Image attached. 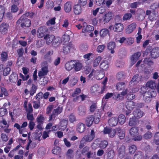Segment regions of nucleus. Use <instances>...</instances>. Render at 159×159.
I'll use <instances>...</instances> for the list:
<instances>
[{
  "label": "nucleus",
  "mask_w": 159,
  "mask_h": 159,
  "mask_svg": "<svg viewBox=\"0 0 159 159\" xmlns=\"http://www.w3.org/2000/svg\"><path fill=\"white\" fill-rule=\"evenodd\" d=\"M133 114L134 118H140L143 115V112L139 110H137L134 111Z\"/></svg>",
  "instance_id": "7c9ffc66"
},
{
  "label": "nucleus",
  "mask_w": 159,
  "mask_h": 159,
  "mask_svg": "<svg viewBox=\"0 0 159 159\" xmlns=\"http://www.w3.org/2000/svg\"><path fill=\"white\" fill-rule=\"evenodd\" d=\"M132 16V15L130 13H126L125 14L123 17V19L124 20H126L129 19Z\"/></svg>",
  "instance_id": "052dcab7"
},
{
  "label": "nucleus",
  "mask_w": 159,
  "mask_h": 159,
  "mask_svg": "<svg viewBox=\"0 0 159 159\" xmlns=\"http://www.w3.org/2000/svg\"><path fill=\"white\" fill-rule=\"evenodd\" d=\"M62 108L61 107H59L57 108L54 109L53 112L52 114L51 115L50 119H52L54 116H57L60 114L62 111Z\"/></svg>",
  "instance_id": "c85d7f7f"
},
{
  "label": "nucleus",
  "mask_w": 159,
  "mask_h": 159,
  "mask_svg": "<svg viewBox=\"0 0 159 159\" xmlns=\"http://www.w3.org/2000/svg\"><path fill=\"white\" fill-rule=\"evenodd\" d=\"M141 54L140 52H138L133 55L131 58V64L133 65L137 61Z\"/></svg>",
  "instance_id": "412c9836"
},
{
  "label": "nucleus",
  "mask_w": 159,
  "mask_h": 159,
  "mask_svg": "<svg viewBox=\"0 0 159 159\" xmlns=\"http://www.w3.org/2000/svg\"><path fill=\"white\" fill-rule=\"evenodd\" d=\"M40 84L41 85H45L48 83V80L46 77H41L40 79Z\"/></svg>",
  "instance_id": "5fc2aeb1"
},
{
  "label": "nucleus",
  "mask_w": 159,
  "mask_h": 159,
  "mask_svg": "<svg viewBox=\"0 0 159 159\" xmlns=\"http://www.w3.org/2000/svg\"><path fill=\"white\" fill-rule=\"evenodd\" d=\"M155 89H150L148 90V92H146V91L147 90L146 88L145 87L143 86L141 88V93L142 94H144L143 95V98L145 100H146L147 98H148V100L146 101L147 102H150L151 100L150 99V98L155 97L156 95V93L154 90Z\"/></svg>",
  "instance_id": "f257e3e1"
},
{
  "label": "nucleus",
  "mask_w": 159,
  "mask_h": 159,
  "mask_svg": "<svg viewBox=\"0 0 159 159\" xmlns=\"http://www.w3.org/2000/svg\"><path fill=\"white\" fill-rule=\"evenodd\" d=\"M118 120L119 123L121 124H123L125 121V117L123 115H120L119 116Z\"/></svg>",
  "instance_id": "a19ab883"
},
{
  "label": "nucleus",
  "mask_w": 159,
  "mask_h": 159,
  "mask_svg": "<svg viewBox=\"0 0 159 159\" xmlns=\"http://www.w3.org/2000/svg\"><path fill=\"white\" fill-rule=\"evenodd\" d=\"M103 132L105 134H108L109 136L111 138L114 137L116 134V130L112 128H104Z\"/></svg>",
  "instance_id": "6e6552de"
},
{
  "label": "nucleus",
  "mask_w": 159,
  "mask_h": 159,
  "mask_svg": "<svg viewBox=\"0 0 159 159\" xmlns=\"http://www.w3.org/2000/svg\"><path fill=\"white\" fill-rule=\"evenodd\" d=\"M62 42L61 39L59 37H55L53 41H52L53 43H54L55 44L56 43L57 44H59L61 43Z\"/></svg>",
  "instance_id": "13d9d810"
},
{
  "label": "nucleus",
  "mask_w": 159,
  "mask_h": 159,
  "mask_svg": "<svg viewBox=\"0 0 159 159\" xmlns=\"http://www.w3.org/2000/svg\"><path fill=\"white\" fill-rule=\"evenodd\" d=\"M101 69L103 70H106L109 67V64L108 61H102L100 66Z\"/></svg>",
  "instance_id": "c9c22d12"
},
{
  "label": "nucleus",
  "mask_w": 159,
  "mask_h": 159,
  "mask_svg": "<svg viewBox=\"0 0 159 159\" xmlns=\"http://www.w3.org/2000/svg\"><path fill=\"white\" fill-rule=\"evenodd\" d=\"M47 31L45 26H41L38 29L37 36L38 38H42L44 36L45 33Z\"/></svg>",
  "instance_id": "1a4fd4ad"
},
{
  "label": "nucleus",
  "mask_w": 159,
  "mask_h": 159,
  "mask_svg": "<svg viewBox=\"0 0 159 159\" xmlns=\"http://www.w3.org/2000/svg\"><path fill=\"white\" fill-rule=\"evenodd\" d=\"M136 150V147L134 145H132L129 148V152L130 153L133 154L135 152Z\"/></svg>",
  "instance_id": "4d7b16f0"
},
{
  "label": "nucleus",
  "mask_w": 159,
  "mask_h": 159,
  "mask_svg": "<svg viewBox=\"0 0 159 159\" xmlns=\"http://www.w3.org/2000/svg\"><path fill=\"white\" fill-rule=\"evenodd\" d=\"M83 28L82 29V32L84 33L85 32H90L91 31L94 30V27L90 25H87V24L85 22H84L83 23Z\"/></svg>",
  "instance_id": "4468645a"
},
{
  "label": "nucleus",
  "mask_w": 159,
  "mask_h": 159,
  "mask_svg": "<svg viewBox=\"0 0 159 159\" xmlns=\"http://www.w3.org/2000/svg\"><path fill=\"white\" fill-rule=\"evenodd\" d=\"M151 57H152L155 58L159 56V48H156L152 49L151 52Z\"/></svg>",
  "instance_id": "b1692460"
},
{
  "label": "nucleus",
  "mask_w": 159,
  "mask_h": 159,
  "mask_svg": "<svg viewBox=\"0 0 159 159\" xmlns=\"http://www.w3.org/2000/svg\"><path fill=\"white\" fill-rule=\"evenodd\" d=\"M71 32L70 31H68L66 32V33L64 35L62 36L61 40L62 41V42H63L64 43H66V42H68L70 40V37L69 35L67 34H70V33Z\"/></svg>",
  "instance_id": "4c0bfd02"
},
{
  "label": "nucleus",
  "mask_w": 159,
  "mask_h": 159,
  "mask_svg": "<svg viewBox=\"0 0 159 159\" xmlns=\"http://www.w3.org/2000/svg\"><path fill=\"white\" fill-rule=\"evenodd\" d=\"M136 24L135 22H133L127 26L125 30L126 33L130 34L135 29L136 27Z\"/></svg>",
  "instance_id": "f3484780"
},
{
  "label": "nucleus",
  "mask_w": 159,
  "mask_h": 159,
  "mask_svg": "<svg viewBox=\"0 0 159 159\" xmlns=\"http://www.w3.org/2000/svg\"><path fill=\"white\" fill-rule=\"evenodd\" d=\"M72 8V4L70 2H66L64 5V8L65 11L67 12H70Z\"/></svg>",
  "instance_id": "c756f323"
},
{
  "label": "nucleus",
  "mask_w": 159,
  "mask_h": 159,
  "mask_svg": "<svg viewBox=\"0 0 159 159\" xmlns=\"http://www.w3.org/2000/svg\"><path fill=\"white\" fill-rule=\"evenodd\" d=\"M132 93L129 90L127 89L123 91L121 94H118L117 98H120V97H121V95L125 96L126 98L129 100H132L135 98V95Z\"/></svg>",
  "instance_id": "20e7f679"
},
{
  "label": "nucleus",
  "mask_w": 159,
  "mask_h": 159,
  "mask_svg": "<svg viewBox=\"0 0 159 159\" xmlns=\"http://www.w3.org/2000/svg\"><path fill=\"white\" fill-rule=\"evenodd\" d=\"M54 3L53 2L51 1H48L46 4V7L49 9H51L53 7Z\"/></svg>",
  "instance_id": "09e8293b"
},
{
  "label": "nucleus",
  "mask_w": 159,
  "mask_h": 159,
  "mask_svg": "<svg viewBox=\"0 0 159 159\" xmlns=\"http://www.w3.org/2000/svg\"><path fill=\"white\" fill-rule=\"evenodd\" d=\"M117 117L115 116H113L108 121V123L110 126H115L117 124Z\"/></svg>",
  "instance_id": "393cba45"
},
{
  "label": "nucleus",
  "mask_w": 159,
  "mask_h": 159,
  "mask_svg": "<svg viewBox=\"0 0 159 159\" xmlns=\"http://www.w3.org/2000/svg\"><path fill=\"white\" fill-rule=\"evenodd\" d=\"M109 29L111 30H113L114 31L120 32H121L124 29V25L121 23H116L114 26L110 25Z\"/></svg>",
  "instance_id": "39448f33"
},
{
  "label": "nucleus",
  "mask_w": 159,
  "mask_h": 159,
  "mask_svg": "<svg viewBox=\"0 0 159 159\" xmlns=\"http://www.w3.org/2000/svg\"><path fill=\"white\" fill-rule=\"evenodd\" d=\"M6 8L4 5H0V22L2 21L5 12Z\"/></svg>",
  "instance_id": "72a5a7b5"
},
{
  "label": "nucleus",
  "mask_w": 159,
  "mask_h": 159,
  "mask_svg": "<svg viewBox=\"0 0 159 159\" xmlns=\"http://www.w3.org/2000/svg\"><path fill=\"white\" fill-rule=\"evenodd\" d=\"M101 60L102 57L101 56L97 57L93 61V67H95L98 66Z\"/></svg>",
  "instance_id": "58836bf2"
},
{
  "label": "nucleus",
  "mask_w": 159,
  "mask_h": 159,
  "mask_svg": "<svg viewBox=\"0 0 159 159\" xmlns=\"http://www.w3.org/2000/svg\"><path fill=\"white\" fill-rule=\"evenodd\" d=\"M10 70L11 69L10 67L5 68L3 71V75L5 76L9 74Z\"/></svg>",
  "instance_id": "e2e57ef3"
},
{
  "label": "nucleus",
  "mask_w": 159,
  "mask_h": 159,
  "mask_svg": "<svg viewBox=\"0 0 159 159\" xmlns=\"http://www.w3.org/2000/svg\"><path fill=\"white\" fill-rule=\"evenodd\" d=\"M94 120V117L93 116L91 115L88 116L86 119L85 124L88 127H90L93 124Z\"/></svg>",
  "instance_id": "6ab92c4d"
},
{
  "label": "nucleus",
  "mask_w": 159,
  "mask_h": 159,
  "mask_svg": "<svg viewBox=\"0 0 159 159\" xmlns=\"http://www.w3.org/2000/svg\"><path fill=\"white\" fill-rule=\"evenodd\" d=\"M147 0H142V1H139V2H135L131 4L130 7L132 8H136L138 5L144 2Z\"/></svg>",
  "instance_id": "de8ad7c7"
},
{
  "label": "nucleus",
  "mask_w": 159,
  "mask_h": 159,
  "mask_svg": "<svg viewBox=\"0 0 159 159\" xmlns=\"http://www.w3.org/2000/svg\"><path fill=\"white\" fill-rule=\"evenodd\" d=\"M118 153L119 157L121 158H123L125 154V147L122 145L118 150Z\"/></svg>",
  "instance_id": "cd10ccee"
},
{
  "label": "nucleus",
  "mask_w": 159,
  "mask_h": 159,
  "mask_svg": "<svg viewBox=\"0 0 159 159\" xmlns=\"http://www.w3.org/2000/svg\"><path fill=\"white\" fill-rule=\"evenodd\" d=\"M143 157L142 153L139 152L137 154H136L134 157V159H143Z\"/></svg>",
  "instance_id": "0e129e2a"
},
{
  "label": "nucleus",
  "mask_w": 159,
  "mask_h": 159,
  "mask_svg": "<svg viewBox=\"0 0 159 159\" xmlns=\"http://www.w3.org/2000/svg\"><path fill=\"white\" fill-rule=\"evenodd\" d=\"M82 67V65L79 62H75L74 61V68L76 71H78L81 70Z\"/></svg>",
  "instance_id": "473e14b6"
},
{
  "label": "nucleus",
  "mask_w": 159,
  "mask_h": 159,
  "mask_svg": "<svg viewBox=\"0 0 159 159\" xmlns=\"http://www.w3.org/2000/svg\"><path fill=\"white\" fill-rule=\"evenodd\" d=\"M73 9L74 13L77 15L80 14L82 11V7L78 4L74 6Z\"/></svg>",
  "instance_id": "5701e85b"
},
{
  "label": "nucleus",
  "mask_w": 159,
  "mask_h": 159,
  "mask_svg": "<svg viewBox=\"0 0 159 159\" xmlns=\"http://www.w3.org/2000/svg\"><path fill=\"white\" fill-rule=\"evenodd\" d=\"M42 66H45L42 67L41 71L39 73V77L46 75L48 72V70L47 67V62L46 61L43 62L42 64Z\"/></svg>",
  "instance_id": "423d86ee"
},
{
  "label": "nucleus",
  "mask_w": 159,
  "mask_h": 159,
  "mask_svg": "<svg viewBox=\"0 0 159 159\" xmlns=\"http://www.w3.org/2000/svg\"><path fill=\"white\" fill-rule=\"evenodd\" d=\"M109 32L108 30L106 29L102 30L100 32V35L102 37H104L107 36Z\"/></svg>",
  "instance_id": "ea45409f"
},
{
  "label": "nucleus",
  "mask_w": 159,
  "mask_h": 159,
  "mask_svg": "<svg viewBox=\"0 0 159 159\" xmlns=\"http://www.w3.org/2000/svg\"><path fill=\"white\" fill-rule=\"evenodd\" d=\"M7 57L8 55L7 52H3L1 54V58L2 61H6L7 60Z\"/></svg>",
  "instance_id": "8fccbe9b"
},
{
  "label": "nucleus",
  "mask_w": 159,
  "mask_h": 159,
  "mask_svg": "<svg viewBox=\"0 0 159 159\" xmlns=\"http://www.w3.org/2000/svg\"><path fill=\"white\" fill-rule=\"evenodd\" d=\"M129 133L132 139L138 134V129L137 127H132L130 129Z\"/></svg>",
  "instance_id": "4be33fe9"
},
{
  "label": "nucleus",
  "mask_w": 159,
  "mask_h": 159,
  "mask_svg": "<svg viewBox=\"0 0 159 159\" xmlns=\"http://www.w3.org/2000/svg\"><path fill=\"white\" fill-rule=\"evenodd\" d=\"M86 126L85 125L82 123H79L76 125V131L80 133L84 132L85 130Z\"/></svg>",
  "instance_id": "f8f14e48"
},
{
  "label": "nucleus",
  "mask_w": 159,
  "mask_h": 159,
  "mask_svg": "<svg viewBox=\"0 0 159 159\" xmlns=\"http://www.w3.org/2000/svg\"><path fill=\"white\" fill-rule=\"evenodd\" d=\"M37 121L38 123L43 124L44 120V118L42 116H39L37 118Z\"/></svg>",
  "instance_id": "680f3d73"
},
{
  "label": "nucleus",
  "mask_w": 159,
  "mask_h": 159,
  "mask_svg": "<svg viewBox=\"0 0 159 159\" xmlns=\"http://www.w3.org/2000/svg\"><path fill=\"white\" fill-rule=\"evenodd\" d=\"M125 87V84L124 82H120L117 84L116 88L118 90H122Z\"/></svg>",
  "instance_id": "79ce46f5"
},
{
  "label": "nucleus",
  "mask_w": 159,
  "mask_h": 159,
  "mask_svg": "<svg viewBox=\"0 0 159 159\" xmlns=\"http://www.w3.org/2000/svg\"><path fill=\"white\" fill-rule=\"evenodd\" d=\"M55 36L54 35L49 34H46L44 37V39L48 44H49L52 42Z\"/></svg>",
  "instance_id": "a211bd4d"
},
{
  "label": "nucleus",
  "mask_w": 159,
  "mask_h": 159,
  "mask_svg": "<svg viewBox=\"0 0 159 159\" xmlns=\"http://www.w3.org/2000/svg\"><path fill=\"white\" fill-rule=\"evenodd\" d=\"M137 124V121L135 118H130L129 120V126H134Z\"/></svg>",
  "instance_id": "c03bdc74"
},
{
  "label": "nucleus",
  "mask_w": 159,
  "mask_h": 159,
  "mask_svg": "<svg viewBox=\"0 0 159 159\" xmlns=\"http://www.w3.org/2000/svg\"><path fill=\"white\" fill-rule=\"evenodd\" d=\"M117 130L119 131L118 136L120 139H122L124 138L125 136V134L124 131L121 130L119 128L117 129Z\"/></svg>",
  "instance_id": "3c124183"
},
{
  "label": "nucleus",
  "mask_w": 159,
  "mask_h": 159,
  "mask_svg": "<svg viewBox=\"0 0 159 159\" xmlns=\"http://www.w3.org/2000/svg\"><path fill=\"white\" fill-rule=\"evenodd\" d=\"M102 7H100L97 8L96 9L94 10H93L92 11L93 14L94 16L97 15L98 13L99 14H102Z\"/></svg>",
  "instance_id": "37998d69"
},
{
  "label": "nucleus",
  "mask_w": 159,
  "mask_h": 159,
  "mask_svg": "<svg viewBox=\"0 0 159 159\" xmlns=\"http://www.w3.org/2000/svg\"><path fill=\"white\" fill-rule=\"evenodd\" d=\"M126 107L127 110L126 111V115H128L131 112V111L135 107V103L133 101H129L126 103Z\"/></svg>",
  "instance_id": "0eeeda50"
},
{
  "label": "nucleus",
  "mask_w": 159,
  "mask_h": 159,
  "mask_svg": "<svg viewBox=\"0 0 159 159\" xmlns=\"http://www.w3.org/2000/svg\"><path fill=\"white\" fill-rule=\"evenodd\" d=\"M105 47V45L104 44L99 45L97 47V51L98 53H101L104 51Z\"/></svg>",
  "instance_id": "a18cd8bd"
},
{
  "label": "nucleus",
  "mask_w": 159,
  "mask_h": 159,
  "mask_svg": "<svg viewBox=\"0 0 159 159\" xmlns=\"http://www.w3.org/2000/svg\"><path fill=\"white\" fill-rule=\"evenodd\" d=\"M74 67V61H70L66 63L65 65L66 69L68 71L71 70Z\"/></svg>",
  "instance_id": "f704fd0d"
},
{
  "label": "nucleus",
  "mask_w": 159,
  "mask_h": 159,
  "mask_svg": "<svg viewBox=\"0 0 159 159\" xmlns=\"http://www.w3.org/2000/svg\"><path fill=\"white\" fill-rule=\"evenodd\" d=\"M68 121L66 120H63L61 121L59 124V130H64L67 127Z\"/></svg>",
  "instance_id": "aec40b11"
},
{
  "label": "nucleus",
  "mask_w": 159,
  "mask_h": 159,
  "mask_svg": "<svg viewBox=\"0 0 159 159\" xmlns=\"http://www.w3.org/2000/svg\"><path fill=\"white\" fill-rule=\"evenodd\" d=\"M81 92V90L79 88H76L75 90L74 91V93H72V96L73 97L76 96L79 93Z\"/></svg>",
  "instance_id": "69168bd1"
},
{
  "label": "nucleus",
  "mask_w": 159,
  "mask_h": 159,
  "mask_svg": "<svg viewBox=\"0 0 159 159\" xmlns=\"http://www.w3.org/2000/svg\"><path fill=\"white\" fill-rule=\"evenodd\" d=\"M9 25L6 23H2L0 26V32L2 34H6L8 30Z\"/></svg>",
  "instance_id": "2eb2a0df"
},
{
  "label": "nucleus",
  "mask_w": 159,
  "mask_h": 159,
  "mask_svg": "<svg viewBox=\"0 0 159 159\" xmlns=\"http://www.w3.org/2000/svg\"><path fill=\"white\" fill-rule=\"evenodd\" d=\"M95 137V133L93 130H91L90 134L84 136L83 138V140L84 139L86 142H89L91 141Z\"/></svg>",
  "instance_id": "9d476101"
},
{
  "label": "nucleus",
  "mask_w": 159,
  "mask_h": 159,
  "mask_svg": "<svg viewBox=\"0 0 159 159\" xmlns=\"http://www.w3.org/2000/svg\"><path fill=\"white\" fill-rule=\"evenodd\" d=\"M143 62L145 64H147L149 65H151L153 64V61L150 58H145L144 61Z\"/></svg>",
  "instance_id": "864d4df0"
},
{
  "label": "nucleus",
  "mask_w": 159,
  "mask_h": 159,
  "mask_svg": "<svg viewBox=\"0 0 159 159\" xmlns=\"http://www.w3.org/2000/svg\"><path fill=\"white\" fill-rule=\"evenodd\" d=\"M40 102L39 101H34L33 102V107L35 109H38L40 107Z\"/></svg>",
  "instance_id": "338daca9"
},
{
  "label": "nucleus",
  "mask_w": 159,
  "mask_h": 159,
  "mask_svg": "<svg viewBox=\"0 0 159 159\" xmlns=\"http://www.w3.org/2000/svg\"><path fill=\"white\" fill-rule=\"evenodd\" d=\"M134 42V39L132 37H129L126 38V43L128 45H130Z\"/></svg>",
  "instance_id": "603ef678"
},
{
  "label": "nucleus",
  "mask_w": 159,
  "mask_h": 159,
  "mask_svg": "<svg viewBox=\"0 0 159 159\" xmlns=\"http://www.w3.org/2000/svg\"><path fill=\"white\" fill-rule=\"evenodd\" d=\"M8 95V93L6 89L4 87L1 88L0 90V97H5Z\"/></svg>",
  "instance_id": "e433bc0d"
},
{
  "label": "nucleus",
  "mask_w": 159,
  "mask_h": 159,
  "mask_svg": "<svg viewBox=\"0 0 159 159\" xmlns=\"http://www.w3.org/2000/svg\"><path fill=\"white\" fill-rule=\"evenodd\" d=\"M61 150L59 147H56L52 150V153L56 155L59 154L61 152Z\"/></svg>",
  "instance_id": "49530a36"
},
{
  "label": "nucleus",
  "mask_w": 159,
  "mask_h": 159,
  "mask_svg": "<svg viewBox=\"0 0 159 159\" xmlns=\"http://www.w3.org/2000/svg\"><path fill=\"white\" fill-rule=\"evenodd\" d=\"M112 14L111 12H108L105 14L102 17V20L104 23H108L111 19Z\"/></svg>",
  "instance_id": "a878e982"
},
{
  "label": "nucleus",
  "mask_w": 159,
  "mask_h": 159,
  "mask_svg": "<svg viewBox=\"0 0 159 159\" xmlns=\"http://www.w3.org/2000/svg\"><path fill=\"white\" fill-rule=\"evenodd\" d=\"M157 83L152 81H149L146 84L147 87H149L151 89H155L156 88Z\"/></svg>",
  "instance_id": "2f4dec72"
},
{
  "label": "nucleus",
  "mask_w": 159,
  "mask_h": 159,
  "mask_svg": "<svg viewBox=\"0 0 159 159\" xmlns=\"http://www.w3.org/2000/svg\"><path fill=\"white\" fill-rule=\"evenodd\" d=\"M17 77L14 75H11L10 76V80L11 82H15L16 81Z\"/></svg>",
  "instance_id": "bf43d9fd"
},
{
  "label": "nucleus",
  "mask_w": 159,
  "mask_h": 159,
  "mask_svg": "<svg viewBox=\"0 0 159 159\" xmlns=\"http://www.w3.org/2000/svg\"><path fill=\"white\" fill-rule=\"evenodd\" d=\"M75 49V47L72 44H69L64 47L63 52L65 54H67L70 52H73Z\"/></svg>",
  "instance_id": "dca6fc26"
},
{
  "label": "nucleus",
  "mask_w": 159,
  "mask_h": 159,
  "mask_svg": "<svg viewBox=\"0 0 159 159\" xmlns=\"http://www.w3.org/2000/svg\"><path fill=\"white\" fill-rule=\"evenodd\" d=\"M87 3V0H79L78 4L80 5L81 7H83Z\"/></svg>",
  "instance_id": "774afa93"
},
{
  "label": "nucleus",
  "mask_w": 159,
  "mask_h": 159,
  "mask_svg": "<svg viewBox=\"0 0 159 159\" xmlns=\"http://www.w3.org/2000/svg\"><path fill=\"white\" fill-rule=\"evenodd\" d=\"M108 143V142L107 141L104 140L102 141L100 143V147L102 148H104L107 147Z\"/></svg>",
  "instance_id": "6e6d98bb"
},
{
  "label": "nucleus",
  "mask_w": 159,
  "mask_h": 159,
  "mask_svg": "<svg viewBox=\"0 0 159 159\" xmlns=\"http://www.w3.org/2000/svg\"><path fill=\"white\" fill-rule=\"evenodd\" d=\"M141 77L139 75H136L134 76L129 83L130 87L136 84L141 80Z\"/></svg>",
  "instance_id": "9b49d317"
},
{
  "label": "nucleus",
  "mask_w": 159,
  "mask_h": 159,
  "mask_svg": "<svg viewBox=\"0 0 159 159\" xmlns=\"http://www.w3.org/2000/svg\"><path fill=\"white\" fill-rule=\"evenodd\" d=\"M116 47V44L114 42H110L107 45L108 49L110 51L111 54L114 53L115 51L114 49Z\"/></svg>",
  "instance_id": "bb28decb"
},
{
  "label": "nucleus",
  "mask_w": 159,
  "mask_h": 159,
  "mask_svg": "<svg viewBox=\"0 0 159 159\" xmlns=\"http://www.w3.org/2000/svg\"><path fill=\"white\" fill-rule=\"evenodd\" d=\"M93 76L97 79L100 80L102 79L104 76V74L102 70H95L93 69L89 75L88 77L89 79H90Z\"/></svg>",
  "instance_id": "f03ea898"
},
{
  "label": "nucleus",
  "mask_w": 159,
  "mask_h": 159,
  "mask_svg": "<svg viewBox=\"0 0 159 159\" xmlns=\"http://www.w3.org/2000/svg\"><path fill=\"white\" fill-rule=\"evenodd\" d=\"M17 24L19 25L21 24L20 25L22 27H30L31 24L30 20L24 17V16H23L17 21Z\"/></svg>",
  "instance_id": "7ed1b4c3"
},
{
  "label": "nucleus",
  "mask_w": 159,
  "mask_h": 159,
  "mask_svg": "<svg viewBox=\"0 0 159 159\" xmlns=\"http://www.w3.org/2000/svg\"><path fill=\"white\" fill-rule=\"evenodd\" d=\"M100 87L98 85H95L91 87L90 89L91 93L93 95H96L99 94V89Z\"/></svg>",
  "instance_id": "ddd939ff"
}]
</instances>
